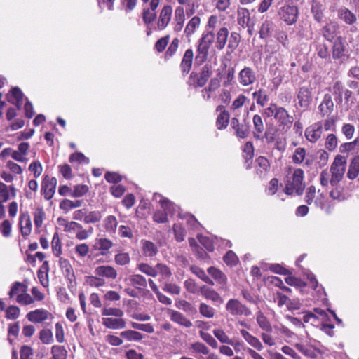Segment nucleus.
Returning a JSON list of instances; mask_svg holds the SVG:
<instances>
[{"instance_id":"nucleus-38","label":"nucleus","mask_w":359,"mask_h":359,"mask_svg":"<svg viewBox=\"0 0 359 359\" xmlns=\"http://www.w3.org/2000/svg\"><path fill=\"white\" fill-rule=\"evenodd\" d=\"M252 97L255 100L256 103L261 106L264 107L269 101V95L266 90L260 88L255 91L252 94Z\"/></svg>"},{"instance_id":"nucleus-19","label":"nucleus","mask_w":359,"mask_h":359,"mask_svg":"<svg viewBox=\"0 0 359 359\" xmlns=\"http://www.w3.org/2000/svg\"><path fill=\"white\" fill-rule=\"evenodd\" d=\"M19 226L20 231L24 237L28 236L32 231V222L27 212H22L19 217Z\"/></svg>"},{"instance_id":"nucleus-25","label":"nucleus","mask_w":359,"mask_h":359,"mask_svg":"<svg viewBox=\"0 0 359 359\" xmlns=\"http://www.w3.org/2000/svg\"><path fill=\"white\" fill-rule=\"evenodd\" d=\"M23 97L24 95L22 92L18 87L13 88L10 93L6 95L8 102L15 104L18 108H20L22 105Z\"/></svg>"},{"instance_id":"nucleus-21","label":"nucleus","mask_w":359,"mask_h":359,"mask_svg":"<svg viewBox=\"0 0 359 359\" xmlns=\"http://www.w3.org/2000/svg\"><path fill=\"white\" fill-rule=\"evenodd\" d=\"M49 315L50 313L48 311L38 309L29 312L26 317L30 322L40 323L47 320Z\"/></svg>"},{"instance_id":"nucleus-43","label":"nucleus","mask_w":359,"mask_h":359,"mask_svg":"<svg viewBox=\"0 0 359 359\" xmlns=\"http://www.w3.org/2000/svg\"><path fill=\"white\" fill-rule=\"evenodd\" d=\"M256 320L259 327L265 332H271L272 327L267 319V318L263 314V313L259 311L256 316Z\"/></svg>"},{"instance_id":"nucleus-62","label":"nucleus","mask_w":359,"mask_h":359,"mask_svg":"<svg viewBox=\"0 0 359 359\" xmlns=\"http://www.w3.org/2000/svg\"><path fill=\"white\" fill-rule=\"evenodd\" d=\"M191 271L205 283L213 285L215 283L205 273V272L198 267H192Z\"/></svg>"},{"instance_id":"nucleus-51","label":"nucleus","mask_w":359,"mask_h":359,"mask_svg":"<svg viewBox=\"0 0 359 359\" xmlns=\"http://www.w3.org/2000/svg\"><path fill=\"white\" fill-rule=\"evenodd\" d=\"M156 271L157 272V275H160L161 280L168 279L172 275L170 268L163 263H158L156 265Z\"/></svg>"},{"instance_id":"nucleus-54","label":"nucleus","mask_w":359,"mask_h":359,"mask_svg":"<svg viewBox=\"0 0 359 359\" xmlns=\"http://www.w3.org/2000/svg\"><path fill=\"white\" fill-rule=\"evenodd\" d=\"M344 95L345 100L344 103L342 102L339 107H341L342 109L348 111L354 104L355 98L353 96V93L348 89L345 90Z\"/></svg>"},{"instance_id":"nucleus-56","label":"nucleus","mask_w":359,"mask_h":359,"mask_svg":"<svg viewBox=\"0 0 359 359\" xmlns=\"http://www.w3.org/2000/svg\"><path fill=\"white\" fill-rule=\"evenodd\" d=\"M311 12L316 21L320 22L323 20V5L320 3L313 1L311 6Z\"/></svg>"},{"instance_id":"nucleus-63","label":"nucleus","mask_w":359,"mask_h":359,"mask_svg":"<svg viewBox=\"0 0 359 359\" xmlns=\"http://www.w3.org/2000/svg\"><path fill=\"white\" fill-rule=\"evenodd\" d=\"M345 48L341 42H335L333 46L332 55L334 59H340L344 56Z\"/></svg>"},{"instance_id":"nucleus-1","label":"nucleus","mask_w":359,"mask_h":359,"mask_svg":"<svg viewBox=\"0 0 359 359\" xmlns=\"http://www.w3.org/2000/svg\"><path fill=\"white\" fill-rule=\"evenodd\" d=\"M154 199L161 204L162 208V210L156 211L153 215L154 221L157 223L167 222L168 215H174L179 209L176 205L158 194H154Z\"/></svg>"},{"instance_id":"nucleus-44","label":"nucleus","mask_w":359,"mask_h":359,"mask_svg":"<svg viewBox=\"0 0 359 359\" xmlns=\"http://www.w3.org/2000/svg\"><path fill=\"white\" fill-rule=\"evenodd\" d=\"M118 226V222L115 216L109 215L104 221V226L109 233H114Z\"/></svg>"},{"instance_id":"nucleus-36","label":"nucleus","mask_w":359,"mask_h":359,"mask_svg":"<svg viewBox=\"0 0 359 359\" xmlns=\"http://www.w3.org/2000/svg\"><path fill=\"white\" fill-rule=\"evenodd\" d=\"M142 253L146 257H153L156 255L158 248L156 245L149 241H141Z\"/></svg>"},{"instance_id":"nucleus-29","label":"nucleus","mask_w":359,"mask_h":359,"mask_svg":"<svg viewBox=\"0 0 359 359\" xmlns=\"http://www.w3.org/2000/svg\"><path fill=\"white\" fill-rule=\"evenodd\" d=\"M217 111H220L217 118V127L219 130H222L226 128L229 124V114L221 105L217 107Z\"/></svg>"},{"instance_id":"nucleus-40","label":"nucleus","mask_w":359,"mask_h":359,"mask_svg":"<svg viewBox=\"0 0 359 359\" xmlns=\"http://www.w3.org/2000/svg\"><path fill=\"white\" fill-rule=\"evenodd\" d=\"M128 280L131 285L137 289L146 287L147 285V279L142 275L133 274L129 276Z\"/></svg>"},{"instance_id":"nucleus-53","label":"nucleus","mask_w":359,"mask_h":359,"mask_svg":"<svg viewBox=\"0 0 359 359\" xmlns=\"http://www.w3.org/2000/svg\"><path fill=\"white\" fill-rule=\"evenodd\" d=\"M198 310L201 316L208 318H213L215 314V309L205 303H201Z\"/></svg>"},{"instance_id":"nucleus-37","label":"nucleus","mask_w":359,"mask_h":359,"mask_svg":"<svg viewBox=\"0 0 359 359\" xmlns=\"http://www.w3.org/2000/svg\"><path fill=\"white\" fill-rule=\"evenodd\" d=\"M253 126H254V136L257 139H260L264 133V126L262 118L259 115H255L253 116Z\"/></svg>"},{"instance_id":"nucleus-50","label":"nucleus","mask_w":359,"mask_h":359,"mask_svg":"<svg viewBox=\"0 0 359 359\" xmlns=\"http://www.w3.org/2000/svg\"><path fill=\"white\" fill-rule=\"evenodd\" d=\"M123 311L119 308L104 307L102 309L103 317H123Z\"/></svg>"},{"instance_id":"nucleus-58","label":"nucleus","mask_w":359,"mask_h":359,"mask_svg":"<svg viewBox=\"0 0 359 359\" xmlns=\"http://www.w3.org/2000/svg\"><path fill=\"white\" fill-rule=\"evenodd\" d=\"M114 262L117 265L125 266L130 263V257L128 252H120L115 255Z\"/></svg>"},{"instance_id":"nucleus-2","label":"nucleus","mask_w":359,"mask_h":359,"mask_svg":"<svg viewBox=\"0 0 359 359\" xmlns=\"http://www.w3.org/2000/svg\"><path fill=\"white\" fill-rule=\"evenodd\" d=\"M304 171L300 168L294 169L291 175L287 177L285 193L287 195H301L304 189Z\"/></svg>"},{"instance_id":"nucleus-24","label":"nucleus","mask_w":359,"mask_h":359,"mask_svg":"<svg viewBox=\"0 0 359 359\" xmlns=\"http://www.w3.org/2000/svg\"><path fill=\"white\" fill-rule=\"evenodd\" d=\"M169 313L170 320L181 326L189 328L193 325L191 321L182 313L175 310H169Z\"/></svg>"},{"instance_id":"nucleus-59","label":"nucleus","mask_w":359,"mask_h":359,"mask_svg":"<svg viewBox=\"0 0 359 359\" xmlns=\"http://www.w3.org/2000/svg\"><path fill=\"white\" fill-rule=\"evenodd\" d=\"M6 318L9 320L17 319L20 314V309L17 306H9L5 309Z\"/></svg>"},{"instance_id":"nucleus-34","label":"nucleus","mask_w":359,"mask_h":359,"mask_svg":"<svg viewBox=\"0 0 359 359\" xmlns=\"http://www.w3.org/2000/svg\"><path fill=\"white\" fill-rule=\"evenodd\" d=\"M238 23L245 27H249L250 22V13L246 8H240L238 9Z\"/></svg>"},{"instance_id":"nucleus-6","label":"nucleus","mask_w":359,"mask_h":359,"mask_svg":"<svg viewBox=\"0 0 359 359\" xmlns=\"http://www.w3.org/2000/svg\"><path fill=\"white\" fill-rule=\"evenodd\" d=\"M226 311L231 316H249L252 312L249 308L237 299H230L226 304Z\"/></svg>"},{"instance_id":"nucleus-27","label":"nucleus","mask_w":359,"mask_h":359,"mask_svg":"<svg viewBox=\"0 0 359 359\" xmlns=\"http://www.w3.org/2000/svg\"><path fill=\"white\" fill-rule=\"evenodd\" d=\"M229 36V30L226 27H221L217 32L215 48L217 50H222L226 43L227 38Z\"/></svg>"},{"instance_id":"nucleus-9","label":"nucleus","mask_w":359,"mask_h":359,"mask_svg":"<svg viewBox=\"0 0 359 359\" xmlns=\"http://www.w3.org/2000/svg\"><path fill=\"white\" fill-rule=\"evenodd\" d=\"M257 80L255 72L250 67H245L238 74V81L242 86L252 85Z\"/></svg>"},{"instance_id":"nucleus-22","label":"nucleus","mask_w":359,"mask_h":359,"mask_svg":"<svg viewBox=\"0 0 359 359\" xmlns=\"http://www.w3.org/2000/svg\"><path fill=\"white\" fill-rule=\"evenodd\" d=\"M298 104L302 108H307L311 101V91L306 86L299 88L297 94Z\"/></svg>"},{"instance_id":"nucleus-5","label":"nucleus","mask_w":359,"mask_h":359,"mask_svg":"<svg viewBox=\"0 0 359 359\" xmlns=\"http://www.w3.org/2000/svg\"><path fill=\"white\" fill-rule=\"evenodd\" d=\"M215 37V35L212 31L203 32L198 42L196 59H200L201 62H203L206 59L209 48L213 43Z\"/></svg>"},{"instance_id":"nucleus-52","label":"nucleus","mask_w":359,"mask_h":359,"mask_svg":"<svg viewBox=\"0 0 359 359\" xmlns=\"http://www.w3.org/2000/svg\"><path fill=\"white\" fill-rule=\"evenodd\" d=\"M137 269L142 273L151 277H156L157 272L156 271V266H151L147 263H140L137 265Z\"/></svg>"},{"instance_id":"nucleus-17","label":"nucleus","mask_w":359,"mask_h":359,"mask_svg":"<svg viewBox=\"0 0 359 359\" xmlns=\"http://www.w3.org/2000/svg\"><path fill=\"white\" fill-rule=\"evenodd\" d=\"M94 274L100 276L102 278L114 280L117 278L118 273L116 269L110 265H101L96 267Z\"/></svg>"},{"instance_id":"nucleus-4","label":"nucleus","mask_w":359,"mask_h":359,"mask_svg":"<svg viewBox=\"0 0 359 359\" xmlns=\"http://www.w3.org/2000/svg\"><path fill=\"white\" fill-rule=\"evenodd\" d=\"M304 201L309 205L314 204L315 206L324 209L326 196L320 190H317L314 186H310L306 189Z\"/></svg>"},{"instance_id":"nucleus-7","label":"nucleus","mask_w":359,"mask_h":359,"mask_svg":"<svg viewBox=\"0 0 359 359\" xmlns=\"http://www.w3.org/2000/svg\"><path fill=\"white\" fill-rule=\"evenodd\" d=\"M278 14L284 22L291 25L297 22L299 10L296 6L285 5L280 8Z\"/></svg>"},{"instance_id":"nucleus-60","label":"nucleus","mask_w":359,"mask_h":359,"mask_svg":"<svg viewBox=\"0 0 359 359\" xmlns=\"http://www.w3.org/2000/svg\"><path fill=\"white\" fill-rule=\"evenodd\" d=\"M213 334L221 343L230 345L233 344L232 340L226 335L224 330L221 329H215L213 330Z\"/></svg>"},{"instance_id":"nucleus-26","label":"nucleus","mask_w":359,"mask_h":359,"mask_svg":"<svg viewBox=\"0 0 359 359\" xmlns=\"http://www.w3.org/2000/svg\"><path fill=\"white\" fill-rule=\"evenodd\" d=\"M240 333L250 346H251L258 351H261L263 350V344L257 337L253 336L250 332L243 329L240 330Z\"/></svg>"},{"instance_id":"nucleus-14","label":"nucleus","mask_w":359,"mask_h":359,"mask_svg":"<svg viewBox=\"0 0 359 359\" xmlns=\"http://www.w3.org/2000/svg\"><path fill=\"white\" fill-rule=\"evenodd\" d=\"M102 324L111 330H121L126 327V321L123 317H102Z\"/></svg>"},{"instance_id":"nucleus-57","label":"nucleus","mask_w":359,"mask_h":359,"mask_svg":"<svg viewBox=\"0 0 359 359\" xmlns=\"http://www.w3.org/2000/svg\"><path fill=\"white\" fill-rule=\"evenodd\" d=\"M53 359H66L67 351L61 346H53L51 348Z\"/></svg>"},{"instance_id":"nucleus-30","label":"nucleus","mask_w":359,"mask_h":359,"mask_svg":"<svg viewBox=\"0 0 359 359\" xmlns=\"http://www.w3.org/2000/svg\"><path fill=\"white\" fill-rule=\"evenodd\" d=\"M274 29V23L271 20H265L259 28V34L261 39H265L272 35Z\"/></svg>"},{"instance_id":"nucleus-31","label":"nucleus","mask_w":359,"mask_h":359,"mask_svg":"<svg viewBox=\"0 0 359 359\" xmlns=\"http://www.w3.org/2000/svg\"><path fill=\"white\" fill-rule=\"evenodd\" d=\"M200 25L201 18L197 15L194 16L189 20L188 23L187 24L184 30V34L187 37H190L193 34L195 33L196 29L199 27Z\"/></svg>"},{"instance_id":"nucleus-8","label":"nucleus","mask_w":359,"mask_h":359,"mask_svg":"<svg viewBox=\"0 0 359 359\" xmlns=\"http://www.w3.org/2000/svg\"><path fill=\"white\" fill-rule=\"evenodd\" d=\"M57 183V182L55 177H51L48 175L43 177L41 182V193L46 201H49L53 197L55 193Z\"/></svg>"},{"instance_id":"nucleus-18","label":"nucleus","mask_w":359,"mask_h":359,"mask_svg":"<svg viewBox=\"0 0 359 359\" xmlns=\"http://www.w3.org/2000/svg\"><path fill=\"white\" fill-rule=\"evenodd\" d=\"M184 9L182 6H177L174 12V19L172 24L175 32L178 33L182 31L184 27Z\"/></svg>"},{"instance_id":"nucleus-16","label":"nucleus","mask_w":359,"mask_h":359,"mask_svg":"<svg viewBox=\"0 0 359 359\" xmlns=\"http://www.w3.org/2000/svg\"><path fill=\"white\" fill-rule=\"evenodd\" d=\"M322 132V123L316 122L306 129L305 137L309 142H316L320 137Z\"/></svg>"},{"instance_id":"nucleus-23","label":"nucleus","mask_w":359,"mask_h":359,"mask_svg":"<svg viewBox=\"0 0 359 359\" xmlns=\"http://www.w3.org/2000/svg\"><path fill=\"white\" fill-rule=\"evenodd\" d=\"M199 292L206 299L210 300L213 302L222 303L223 299L219 294L215 290L206 286L203 285L200 287Z\"/></svg>"},{"instance_id":"nucleus-46","label":"nucleus","mask_w":359,"mask_h":359,"mask_svg":"<svg viewBox=\"0 0 359 359\" xmlns=\"http://www.w3.org/2000/svg\"><path fill=\"white\" fill-rule=\"evenodd\" d=\"M51 248L53 255L60 257L62 254V243L57 232H55L51 241Z\"/></svg>"},{"instance_id":"nucleus-32","label":"nucleus","mask_w":359,"mask_h":359,"mask_svg":"<svg viewBox=\"0 0 359 359\" xmlns=\"http://www.w3.org/2000/svg\"><path fill=\"white\" fill-rule=\"evenodd\" d=\"M359 175V155H357L351 160L347 172V177L349 180H355Z\"/></svg>"},{"instance_id":"nucleus-28","label":"nucleus","mask_w":359,"mask_h":359,"mask_svg":"<svg viewBox=\"0 0 359 359\" xmlns=\"http://www.w3.org/2000/svg\"><path fill=\"white\" fill-rule=\"evenodd\" d=\"M328 90L332 93L337 104L340 106L342 104V95L345 91L342 83L339 81L334 82L332 86L329 87Z\"/></svg>"},{"instance_id":"nucleus-13","label":"nucleus","mask_w":359,"mask_h":359,"mask_svg":"<svg viewBox=\"0 0 359 359\" xmlns=\"http://www.w3.org/2000/svg\"><path fill=\"white\" fill-rule=\"evenodd\" d=\"M113 242L106 238H96L93 245L94 250L98 251L99 255L106 256L110 254V250L113 247Z\"/></svg>"},{"instance_id":"nucleus-41","label":"nucleus","mask_w":359,"mask_h":359,"mask_svg":"<svg viewBox=\"0 0 359 359\" xmlns=\"http://www.w3.org/2000/svg\"><path fill=\"white\" fill-rule=\"evenodd\" d=\"M85 283L93 287H103L106 285L105 280L102 278L100 276L94 275V276H88L85 277Z\"/></svg>"},{"instance_id":"nucleus-61","label":"nucleus","mask_w":359,"mask_h":359,"mask_svg":"<svg viewBox=\"0 0 359 359\" xmlns=\"http://www.w3.org/2000/svg\"><path fill=\"white\" fill-rule=\"evenodd\" d=\"M306 156V150L304 148H297L292 155V161L295 164L303 163Z\"/></svg>"},{"instance_id":"nucleus-48","label":"nucleus","mask_w":359,"mask_h":359,"mask_svg":"<svg viewBox=\"0 0 359 359\" xmlns=\"http://www.w3.org/2000/svg\"><path fill=\"white\" fill-rule=\"evenodd\" d=\"M82 205V201L76 200V201H71L69 199H64L60 203V208L65 212H68L69 210L81 207Z\"/></svg>"},{"instance_id":"nucleus-12","label":"nucleus","mask_w":359,"mask_h":359,"mask_svg":"<svg viewBox=\"0 0 359 359\" xmlns=\"http://www.w3.org/2000/svg\"><path fill=\"white\" fill-rule=\"evenodd\" d=\"M208 273L219 285V290L225 292L229 290L227 287V278L222 271L215 267L211 266L208 269Z\"/></svg>"},{"instance_id":"nucleus-3","label":"nucleus","mask_w":359,"mask_h":359,"mask_svg":"<svg viewBox=\"0 0 359 359\" xmlns=\"http://www.w3.org/2000/svg\"><path fill=\"white\" fill-rule=\"evenodd\" d=\"M347 159L341 155H337L330 166V172L331 174L330 184L335 187L343 179L346 171Z\"/></svg>"},{"instance_id":"nucleus-15","label":"nucleus","mask_w":359,"mask_h":359,"mask_svg":"<svg viewBox=\"0 0 359 359\" xmlns=\"http://www.w3.org/2000/svg\"><path fill=\"white\" fill-rule=\"evenodd\" d=\"M274 118L283 129L290 128L293 123V117L289 115L285 108L281 107L276 111Z\"/></svg>"},{"instance_id":"nucleus-42","label":"nucleus","mask_w":359,"mask_h":359,"mask_svg":"<svg viewBox=\"0 0 359 359\" xmlns=\"http://www.w3.org/2000/svg\"><path fill=\"white\" fill-rule=\"evenodd\" d=\"M120 336L128 341H138L143 339V335L140 332L133 330L123 331Z\"/></svg>"},{"instance_id":"nucleus-33","label":"nucleus","mask_w":359,"mask_h":359,"mask_svg":"<svg viewBox=\"0 0 359 359\" xmlns=\"http://www.w3.org/2000/svg\"><path fill=\"white\" fill-rule=\"evenodd\" d=\"M193 51L191 49H187L184 55L182 60L181 62V68L184 73L187 74L191 67L193 60Z\"/></svg>"},{"instance_id":"nucleus-55","label":"nucleus","mask_w":359,"mask_h":359,"mask_svg":"<svg viewBox=\"0 0 359 359\" xmlns=\"http://www.w3.org/2000/svg\"><path fill=\"white\" fill-rule=\"evenodd\" d=\"M46 214L42 207L36 208L34 212V223L36 228L39 229L43 224Z\"/></svg>"},{"instance_id":"nucleus-20","label":"nucleus","mask_w":359,"mask_h":359,"mask_svg":"<svg viewBox=\"0 0 359 359\" xmlns=\"http://www.w3.org/2000/svg\"><path fill=\"white\" fill-rule=\"evenodd\" d=\"M318 109L322 116H329L334 110V102L330 94H325L318 106Z\"/></svg>"},{"instance_id":"nucleus-10","label":"nucleus","mask_w":359,"mask_h":359,"mask_svg":"<svg viewBox=\"0 0 359 359\" xmlns=\"http://www.w3.org/2000/svg\"><path fill=\"white\" fill-rule=\"evenodd\" d=\"M172 8L170 5H165L161 8L157 23H156V29L158 30L164 29L170 23L172 16Z\"/></svg>"},{"instance_id":"nucleus-64","label":"nucleus","mask_w":359,"mask_h":359,"mask_svg":"<svg viewBox=\"0 0 359 359\" xmlns=\"http://www.w3.org/2000/svg\"><path fill=\"white\" fill-rule=\"evenodd\" d=\"M337 144V137L335 135L330 134L327 135L325 144V147L327 150L330 151H334L336 149Z\"/></svg>"},{"instance_id":"nucleus-47","label":"nucleus","mask_w":359,"mask_h":359,"mask_svg":"<svg viewBox=\"0 0 359 359\" xmlns=\"http://www.w3.org/2000/svg\"><path fill=\"white\" fill-rule=\"evenodd\" d=\"M339 17L346 23L352 25L356 21V16L347 8H342L339 11Z\"/></svg>"},{"instance_id":"nucleus-35","label":"nucleus","mask_w":359,"mask_h":359,"mask_svg":"<svg viewBox=\"0 0 359 359\" xmlns=\"http://www.w3.org/2000/svg\"><path fill=\"white\" fill-rule=\"evenodd\" d=\"M24 292H27V286L20 282H15L11 285L8 296L10 298H18Z\"/></svg>"},{"instance_id":"nucleus-49","label":"nucleus","mask_w":359,"mask_h":359,"mask_svg":"<svg viewBox=\"0 0 359 359\" xmlns=\"http://www.w3.org/2000/svg\"><path fill=\"white\" fill-rule=\"evenodd\" d=\"M175 306L188 314H194L196 312V309L189 302L184 299L176 300Z\"/></svg>"},{"instance_id":"nucleus-11","label":"nucleus","mask_w":359,"mask_h":359,"mask_svg":"<svg viewBox=\"0 0 359 359\" xmlns=\"http://www.w3.org/2000/svg\"><path fill=\"white\" fill-rule=\"evenodd\" d=\"M221 86V79L219 77H215L210 79L208 87L203 88L201 90V95L203 100L208 101L212 98L215 99V93Z\"/></svg>"},{"instance_id":"nucleus-45","label":"nucleus","mask_w":359,"mask_h":359,"mask_svg":"<svg viewBox=\"0 0 359 359\" xmlns=\"http://www.w3.org/2000/svg\"><path fill=\"white\" fill-rule=\"evenodd\" d=\"M337 25L335 22L327 24L323 29V36L329 41H331L336 34Z\"/></svg>"},{"instance_id":"nucleus-39","label":"nucleus","mask_w":359,"mask_h":359,"mask_svg":"<svg viewBox=\"0 0 359 359\" xmlns=\"http://www.w3.org/2000/svg\"><path fill=\"white\" fill-rule=\"evenodd\" d=\"M212 74L211 67L205 65L203 67L198 78L197 79L196 85L203 87L207 83L208 79Z\"/></svg>"}]
</instances>
